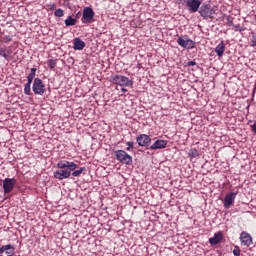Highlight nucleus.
I'll list each match as a JSON object with an SVG mask.
<instances>
[{"label":"nucleus","mask_w":256,"mask_h":256,"mask_svg":"<svg viewBox=\"0 0 256 256\" xmlns=\"http://www.w3.org/2000/svg\"><path fill=\"white\" fill-rule=\"evenodd\" d=\"M57 168L59 170L54 172V178L58 179V181H63V179H69L71 177V171L78 169L79 165L75 164V162L60 160L57 163Z\"/></svg>","instance_id":"obj_1"},{"label":"nucleus","mask_w":256,"mask_h":256,"mask_svg":"<svg viewBox=\"0 0 256 256\" xmlns=\"http://www.w3.org/2000/svg\"><path fill=\"white\" fill-rule=\"evenodd\" d=\"M114 155L122 165H131L133 163V156L127 154L125 150H116Z\"/></svg>","instance_id":"obj_2"},{"label":"nucleus","mask_w":256,"mask_h":256,"mask_svg":"<svg viewBox=\"0 0 256 256\" xmlns=\"http://www.w3.org/2000/svg\"><path fill=\"white\" fill-rule=\"evenodd\" d=\"M111 80L114 85H119L120 87H133V81L126 76L116 74L111 77Z\"/></svg>","instance_id":"obj_3"},{"label":"nucleus","mask_w":256,"mask_h":256,"mask_svg":"<svg viewBox=\"0 0 256 256\" xmlns=\"http://www.w3.org/2000/svg\"><path fill=\"white\" fill-rule=\"evenodd\" d=\"M32 91L34 95H44L47 91L45 84L41 78H35L32 85Z\"/></svg>","instance_id":"obj_4"},{"label":"nucleus","mask_w":256,"mask_h":256,"mask_svg":"<svg viewBox=\"0 0 256 256\" xmlns=\"http://www.w3.org/2000/svg\"><path fill=\"white\" fill-rule=\"evenodd\" d=\"M15 185H17V180L15 178H5L2 180L4 195H9V193H12L13 189H15Z\"/></svg>","instance_id":"obj_5"},{"label":"nucleus","mask_w":256,"mask_h":256,"mask_svg":"<svg viewBox=\"0 0 256 256\" xmlns=\"http://www.w3.org/2000/svg\"><path fill=\"white\" fill-rule=\"evenodd\" d=\"M94 17H95V11H93V8L85 7L83 9L82 18H81L82 23H93Z\"/></svg>","instance_id":"obj_6"},{"label":"nucleus","mask_w":256,"mask_h":256,"mask_svg":"<svg viewBox=\"0 0 256 256\" xmlns=\"http://www.w3.org/2000/svg\"><path fill=\"white\" fill-rule=\"evenodd\" d=\"M136 143L139 147H151V137L147 134H140L136 137Z\"/></svg>","instance_id":"obj_7"},{"label":"nucleus","mask_w":256,"mask_h":256,"mask_svg":"<svg viewBox=\"0 0 256 256\" xmlns=\"http://www.w3.org/2000/svg\"><path fill=\"white\" fill-rule=\"evenodd\" d=\"M177 43L180 47H183V49H195L196 47L195 41L189 38L183 39V37H178Z\"/></svg>","instance_id":"obj_8"},{"label":"nucleus","mask_w":256,"mask_h":256,"mask_svg":"<svg viewBox=\"0 0 256 256\" xmlns=\"http://www.w3.org/2000/svg\"><path fill=\"white\" fill-rule=\"evenodd\" d=\"M237 193L239 192H230L228 194H226L225 198H224V208L225 209H230L231 205H233V203H235V199L237 198Z\"/></svg>","instance_id":"obj_9"},{"label":"nucleus","mask_w":256,"mask_h":256,"mask_svg":"<svg viewBox=\"0 0 256 256\" xmlns=\"http://www.w3.org/2000/svg\"><path fill=\"white\" fill-rule=\"evenodd\" d=\"M240 241L245 247H251V245L253 244V237L248 232L243 231L240 234Z\"/></svg>","instance_id":"obj_10"},{"label":"nucleus","mask_w":256,"mask_h":256,"mask_svg":"<svg viewBox=\"0 0 256 256\" xmlns=\"http://www.w3.org/2000/svg\"><path fill=\"white\" fill-rule=\"evenodd\" d=\"M186 6L188 7L189 11H191V13H197L199 11V7H201V1L200 0H188L186 2Z\"/></svg>","instance_id":"obj_11"},{"label":"nucleus","mask_w":256,"mask_h":256,"mask_svg":"<svg viewBox=\"0 0 256 256\" xmlns=\"http://www.w3.org/2000/svg\"><path fill=\"white\" fill-rule=\"evenodd\" d=\"M13 55V50L11 47H0V57H3L5 61H11Z\"/></svg>","instance_id":"obj_12"},{"label":"nucleus","mask_w":256,"mask_h":256,"mask_svg":"<svg viewBox=\"0 0 256 256\" xmlns=\"http://www.w3.org/2000/svg\"><path fill=\"white\" fill-rule=\"evenodd\" d=\"M167 140H156L150 147V151H155L157 149H165L167 147Z\"/></svg>","instance_id":"obj_13"},{"label":"nucleus","mask_w":256,"mask_h":256,"mask_svg":"<svg viewBox=\"0 0 256 256\" xmlns=\"http://www.w3.org/2000/svg\"><path fill=\"white\" fill-rule=\"evenodd\" d=\"M6 254V256H13L15 254V248L11 244L0 247V255Z\"/></svg>","instance_id":"obj_14"},{"label":"nucleus","mask_w":256,"mask_h":256,"mask_svg":"<svg viewBox=\"0 0 256 256\" xmlns=\"http://www.w3.org/2000/svg\"><path fill=\"white\" fill-rule=\"evenodd\" d=\"M211 10V5L204 3L199 10V14L203 19H209V12Z\"/></svg>","instance_id":"obj_15"},{"label":"nucleus","mask_w":256,"mask_h":256,"mask_svg":"<svg viewBox=\"0 0 256 256\" xmlns=\"http://www.w3.org/2000/svg\"><path fill=\"white\" fill-rule=\"evenodd\" d=\"M85 45V42H83L81 38H75L73 49H75V51H83V49H85Z\"/></svg>","instance_id":"obj_16"},{"label":"nucleus","mask_w":256,"mask_h":256,"mask_svg":"<svg viewBox=\"0 0 256 256\" xmlns=\"http://www.w3.org/2000/svg\"><path fill=\"white\" fill-rule=\"evenodd\" d=\"M223 239V235L221 233H215L212 238H209L210 245H219L221 240Z\"/></svg>","instance_id":"obj_17"},{"label":"nucleus","mask_w":256,"mask_h":256,"mask_svg":"<svg viewBox=\"0 0 256 256\" xmlns=\"http://www.w3.org/2000/svg\"><path fill=\"white\" fill-rule=\"evenodd\" d=\"M225 42L224 41H221L215 48V53L221 57L223 55V53H225Z\"/></svg>","instance_id":"obj_18"},{"label":"nucleus","mask_w":256,"mask_h":256,"mask_svg":"<svg viewBox=\"0 0 256 256\" xmlns=\"http://www.w3.org/2000/svg\"><path fill=\"white\" fill-rule=\"evenodd\" d=\"M65 25H66V27H73V25H77V19H75L71 16H68L65 19Z\"/></svg>","instance_id":"obj_19"},{"label":"nucleus","mask_w":256,"mask_h":256,"mask_svg":"<svg viewBox=\"0 0 256 256\" xmlns=\"http://www.w3.org/2000/svg\"><path fill=\"white\" fill-rule=\"evenodd\" d=\"M85 171H87V168L81 167L79 170H73V172L71 173V176L72 177H81V174Z\"/></svg>","instance_id":"obj_20"},{"label":"nucleus","mask_w":256,"mask_h":256,"mask_svg":"<svg viewBox=\"0 0 256 256\" xmlns=\"http://www.w3.org/2000/svg\"><path fill=\"white\" fill-rule=\"evenodd\" d=\"M188 155L191 157V159H195L199 157V150H197L196 148H191L188 152Z\"/></svg>","instance_id":"obj_21"},{"label":"nucleus","mask_w":256,"mask_h":256,"mask_svg":"<svg viewBox=\"0 0 256 256\" xmlns=\"http://www.w3.org/2000/svg\"><path fill=\"white\" fill-rule=\"evenodd\" d=\"M215 15H217V9L210 7V12L208 14V19H215Z\"/></svg>","instance_id":"obj_22"},{"label":"nucleus","mask_w":256,"mask_h":256,"mask_svg":"<svg viewBox=\"0 0 256 256\" xmlns=\"http://www.w3.org/2000/svg\"><path fill=\"white\" fill-rule=\"evenodd\" d=\"M47 65L50 69H55V67H57V60L50 59L48 60Z\"/></svg>","instance_id":"obj_23"},{"label":"nucleus","mask_w":256,"mask_h":256,"mask_svg":"<svg viewBox=\"0 0 256 256\" xmlns=\"http://www.w3.org/2000/svg\"><path fill=\"white\" fill-rule=\"evenodd\" d=\"M10 41H13V37L6 35L1 37V43H10Z\"/></svg>","instance_id":"obj_24"},{"label":"nucleus","mask_w":256,"mask_h":256,"mask_svg":"<svg viewBox=\"0 0 256 256\" xmlns=\"http://www.w3.org/2000/svg\"><path fill=\"white\" fill-rule=\"evenodd\" d=\"M35 75H37V68H31L30 74L27 77L30 79H35Z\"/></svg>","instance_id":"obj_25"},{"label":"nucleus","mask_w":256,"mask_h":256,"mask_svg":"<svg viewBox=\"0 0 256 256\" xmlns=\"http://www.w3.org/2000/svg\"><path fill=\"white\" fill-rule=\"evenodd\" d=\"M24 93L25 95H33V93H31V86L28 84L24 85Z\"/></svg>","instance_id":"obj_26"},{"label":"nucleus","mask_w":256,"mask_h":256,"mask_svg":"<svg viewBox=\"0 0 256 256\" xmlns=\"http://www.w3.org/2000/svg\"><path fill=\"white\" fill-rule=\"evenodd\" d=\"M55 17H63V15H65V12L63 11V9L59 8L54 12Z\"/></svg>","instance_id":"obj_27"},{"label":"nucleus","mask_w":256,"mask_h":256,"mask_svg":"<svg viewBox=\"0 0 256 256\" xmlns=\"http://www.w3.org/2000/svg\"><path fill=\"white\" fill-rule=\"evenodd\" d=\"M233 255L241 256V248H239V246H234Z\"/></svg>","instance_id":"obj_28"},{"label":"nucleus","mask_w":256,"mask_h":256,"mask_svg":"<svg viewBox=\"0 0 256 256\" xmlns=\"http://www.w3.org/2000/svg\"><path fill=\"white\" fill-rule=\"evenodd\" d=\"M126 145L128 146L126 148V151H131V149H133L135 146V143L134 142H127Z\"/></svg>","instance_id":"obj_29"},{"label":"nucleus","mask_w":256,"mask_h":256,"mask_svg":"<svg viewBox=\"0 0 256 256\" xmlns=\"http://www.w3.org/2000/svg\"><path fill=\"white\" fill-rule=\"evenodd\" d=\"M251 47H256V36H253L251 41H250Z\"/></svg>","instance_id":"obj_30"},{"label":"nucleus","mask_w":256,"mask_h":256,"mask_svg":"<svg viewBox=\"0 0 256 256\" xmlns=\"http://www.w3.org/2000/svg\"><path fill=\"white\" fill-rule=\"evenodd\" d=\"M250 127H251L252 132L256 135V123H254Z\"/></svg>","instance_id":"obj_31"},{"label":"nucleus","mask_w":256,"mask_h":256,"mask_svg":"<svg viewBox=\"0 0 256 256\" xmlns=\"http://www.w3.org/2000/svg\"><path fill=\"white\" fill-rule=\"evenodd\" d=\"M83 14L81 13V11H79L76 15H75V18L74 19H81V16H82Z\"/></svg>","instance_id":"obj_32"},{"label":"nucleus","mask_w":256,"mask_h":256,"mask_svg":"<svg viewBox=\"0 0 256 256\" xmlns=\"http://www.w3.org/2000/svg\"><path fill=\"white\" fill-rule=\"evenodd\" d=\"M31 83H33V78H29L27 76V83H26V85H30L31 86Z\"/></svg>","instance_id":"obj_33"},{"label":"nucleus","mask_w":256,"mask_h":256,"mask_svg":"<svg viewBox=\"0 0 256 256\" xmlns=\"http://www.w3.org/2000/svg\"><path fill=\"white\" fill-rule=\"evenodd\" d=\"M188 65H189L190 67H195V65H197V62H195V61H190V62H188Z\"/></svg>","instance_id":"obj_34"},{"label":"nucleus","mask_w":256,"mask_h":256,"mask_svg":"<svg viewBox=\"0 0 256 256\" xmlns=\"http://www.w3.org/2000/svg\"><path fill=\"white\" fill-rule=\"evenodd\" d=\"M121 91H122V93H127V89H125V88H122Z\"/></svg>","instance_id":"obj_35"}]
</instances>
